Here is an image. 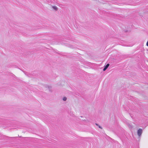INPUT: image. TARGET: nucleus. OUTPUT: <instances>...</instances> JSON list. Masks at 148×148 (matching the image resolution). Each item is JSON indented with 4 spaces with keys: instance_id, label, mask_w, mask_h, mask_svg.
I'll return each instance as SVG.
<instances>
[{
    "instance_id": "obj_7",
    "label": "nucleus",
    "mask_w": 148,
    "mask_h": 148,
    "mask_svg": "<svg viewBox=\"0 0 148 148\" xmlns=\"http://www.w3.org/2000/svg\"><path fill=\"white\" fill-rule=\"evenodd\" d=\"M96 125H97V123H96Z\"/></svg>"
},
{
    "instance_id": "obj_4",
    "label": "nucleus",
    "mask_w": 148,
    "mask_h": 148,
    "mask_svg": "<svg viewBox=\"0 0 148 148\" xmlns=\"http://www.w3.org/2000/svg\"><path fill=\"white\" fill-rule=\"evenodd\" d=\"M63 100L64 101H65L66 100V98L65 97H64L63 98Z\"/></svg>"
},
{
    "instance_id": "obj_3",
    "label": "nucleus",
    "mask_w": 148,
    "mask_h": 148,
    "mask_svg": "<svg viewBox=\"0 0 148 148\" xmlns=\"http://www.w3.org/2000/svg\"><path fill=\"white\" fill-rule=\"evenodd\" d=\"M55 10H57L58 9L57 7L56 6H53L52 7Z\"/></svg>"
},
{
    "instance_id": "obj_2",
    "label": "nucleus",
    "mask_w": 148,
    "mask_h": 148,
    "mask_svg": "<svg viewBox=\"0 0 148 148\" xmlns=\"http://www.w3.org/2000/svg\"><path fill=\"white\" fill-rule=\"evenodd\" d=\"M109 66V64H107L104 67L103 71H105L107 69V68Z\"/></svg>"
},
{
    "instance_id": "obj_1",
    "label": "nucleus",
    "mask_w": 148,
    "mask_h": 148,
    "mask_svg": "<svg viewBox=\"0 0 148 148\" xmlns=\"http://www.w3.org/2000/svg\"><path fill=\"white\" fill-rule=\"evenodd\" d=\"M142 133V130L141 129H139L138 131V136H140Z\"/></svg>"
},
{
    "instance_id": "obj_5",
    "label": "nucleus",
    "mask_w": 148,
    "mask_h": 148,
    "mask_svg": "<svg viewBox=\"0 0 148 148\" xmlns=\"http://www.w3.org/2000/svg\"><path fill=\"white\" fill-rule=\"evenodd\" d=\"M146 45L148 46V41L147 42V44H146Z\"/></svg>"
},
{
    "instance_id": "obj_6",
    "label": "nucleus",
    "mask_w": 148,
    "mask_h": 148,
    "mask_svg": "<svg viewBox=\"0 0 148 148\" xmlns=\"http://www.w3.org/2000/svg\"><path fill=\"white\" fill-rule=\"evenodd\" d=\"M99 128H102L101 127V126H99Z\"/></svg>"
}]
</instances>
